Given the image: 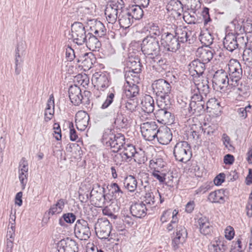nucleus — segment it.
Here are the masks:
<instances>
[{"instance_id":"52","label":"nucleus","mask_w":252,"mask_h":252,"mask_svg":"<svg viewBox=\"0 0 252 252\" xmlns=\"http://www.w3.org/2000/svg\"><path fill=\"white\" fill-rule=\"evenodd\" d=\"M152 175L160 183L163 182L165 180V174L162 173V170L151 171Z\"/></svg>"},{"instance_id":"28","label":"nucleus","mask_w":252,"mask_h":252,"mask_svg":"<svg viewBox=\"0 0 252 252\" xmlns=\"http://www.w3.org/2000/svg\"><path fill=\"white\" fill-rule=\"evenodd\" d=\"M206 110L207 112L213 116H218L220 114L221 107L220 102L216 98H211L207 102Z\"/></svg>"},{"instance_id":"14","label":"nucleus","mask_w":252,"mask_h":252,"mask_svg":"<svg viewBox=\"0 0 252 252\" xmlns=\"http://www.w3.org/2000/svg\"><path fill=\"white\" fill-rule=\"evenodd\" d=\"M85 27L80 22H74L71 26V35L75 42L82 45L85 42L86 35Z\"/></svg>"},{"instance_id":"10","label":"nucleus","mask_w":252,"mask_h":252,"mask_svg":"<svg viewBox=\"0 0 252 252\" xmlns=\"http://www.w3.org/2000/svg\"><path fill=\"white\" fill-rule=\"evenodd\" d=\"M161 43L168 50L172 52H175L180 47V43L172 29L162 34Z\"/></svg>"},{"instance_id":"21","label":"nucleus","mask_w":252,"mask_h":252,"mask_svg":"<svg viewBox=\"0 0 252 252\" xmlns=\"http://www.w3.org/2000/svg\"><path fill=\"white\" fill-rule=\"evenodd\" d=\"M156 137L160 144L167 145L172 139V133L169 128L162 126L158 129Z\"/></svg>"},{"instance_id":"53","label":"nucleus","mask_w":252,"mask_h":252,"mask_svg":"<svg viewBox=\"0 0 252 252\" xmlns=\"http://www.w3.org/2000/svg\"><path fill=\"white\" fill-rule=\"evenodd\" d=\"M200 40L202 43L206 46H208L212 42L211 35L208 33L201 34L200 36Z\"/></svg>"},{"instance_id":"23","label":"nucleus","mask_w":252,"mask_h":252,"mask_svg":"<svg viewBox=\"0 0 252 252\" xmlns=\"http://www.w3.org/2000/svg\"><path fill=\"white\" fill-rule=\"evenodd\" d=\"M155 117L160 123L164 125H169L173 122V116L166 109H159L154 113Z\"/></svg>"},{"instance_id":"43","label":"nucleus","mask_w":252,"mask_h":252,"mask_svg":"<svg viewBox=\"0 0 252 252\" xmlns=\"http://www.w3.org/2000/svg\"><path fill=\"white\" fill-rule=\"evenodd\" d=\"M178 1L183 6L193 10H195L200 7L199 0H178Z\"/></svg>"},{"instance_id":"30","label":"nucleus","mask_w":252,"mask_h":252,"mask_svg":"<svg viewBox=\"0 0 252 252\" xmlns=\"http://www.w3.org/2000/svg\"><path fill=\"white\" fill-rule=\"evenodd\" d=\"M225 191L223 189L216 190L210 192L208 200L215 203H223L225 202Z\"/></svg>"},{"instance_id":"5","label":"nucleus","mask_w":252,"mask_h":252,"mask_svg":"<svg viewBox=\"0 0 252 252\" xmlns=\"http://www.w3.org/2000/svg\"><path fill=\"white\" fill-rule=\"evenodd\" d=\"M173 154L176 160L186 163L192 157L190 146L186 141H180L175 145Z\"/></svg>"},{"instance_id":"31","label":"nucleus","mask_w":252,"mask_h":252,"mask_svg":"<svg viewBox=\"0 0 252 252\" xmlns=\"http://www.w3.org/2000/svg\"><path fill=\"white\" fill-rule=\"evenodd\" d=\"M197 60H200L205 64L208 63L212 59L213 54L212 52L209 49L201 47L199 48L196 51Z\"/></svg>"},{"instance_id":"48","label":"nucleus","mask_w":252,"mask_h":252,"mask_svg":"<svg viewBox=\"0 0 252 252\" xmlns=\"http://www.w3.org/2000/svg\"><path fill=\"white\" fill-rule=\"evenodd\" d=\"M75 80L78 85L82 86L83 87L88 86L90 80L88 75L86 74H79L75 76Z\"/></svg>"},{"instance_id":"13","label":"nucleus","mask_w":252,"mask_h":252,"mask_svg":"<svg viewBox=\"0 0 252 252\" xmlns=\"http://www.w3.org/2000/svg\"><path fill=\"white\" fill-rule=\"evenodd\" d=\"M152 87L156 94L162 98H165L169 96L171 91L170 84L162 79L155 81L152 85Z\"/></svg>"},{"instance_id":"50","label":"nucleus","mask_w":252,"mask_h":252,"mask_svg":"<svg viewBox=\"0 0 252 252\" xmlns=\"http://www.w3.org/2000/svg\"><path fill=\"white\" fill-rule=\"evenodd\" d=\"M128 100L126 103V109L131 112H133L136 110L137 107V101L135 98H127Z\"/></svg>"},{"instance_id":"60","label":"nucleus","mask_w":252,"mask_h":252,"mask_svg":"<svg viewBox=\"0 0 252 252\" xmlns=\"http://www.w3.org/2000/svg\"><path fill=\"white\" fill-rule=\"evenodd\" d=\"M54 109H45L44 112V120L46 122L50 121L54 116Z\"/></svg>"},{"instance_id":"44","label":"nucleus","mask_w":252,"mask_h":252,"mask_svg":"<svg viewBox=\"0 0 252 252\" xmlns=\"http://www.w3.org/2000/svg\"><path fill=\"white\" fill-rule=\"evenodd\" d=\"M194 83L199 93L208 89L206 81H204L203 77L200 76H194Z\"/></svg>"},{"instance_id":"62","label":"nucleus","mask_w":252,"mask_h":252,"mask_svg":"<svg viewBox=\"0 0 252 252\" xmlns=\"http://www.w3.org/2000/svg\"><path fill=\"white\" fill-rule=\"evenodd\" d=\"M248 108H252L251 105H249L248 106L245 107V108L242 107L238 109V112L240 117L245 119L247 117V113L249 112V110H248Z\"/></svg>"},{"instance_id":"35","label":"nucleus","mask_w":252,"mask_h":252,"mask_svg":"<svg viewBox=\"0 0 252 252\" xmlns=\"http://www.w3.org/2000/svg\"><path fill=\"white\" fill-rule=\"evenodd\" d=\"M124 187L130 192H134L137 188V181L132 175L127 176L124 179Z\"/></svg>"},{"instance_id":"59","label":"nucleus","mask_w":252,"mask_h":252,"mask_svg":"<svg viewBox=\"0 0 252 252\" xmlns=\"http://www.w3.org/2000/svg\"><path fill=\"white\" fill-rule=\"evenodd\" d=\"M225 175L223 173H220L218 175L214 180V183L215 185L220 186L224 182Z\"/></svg>"},{"instance_id":"49","label":"nucleus","mask_w":252,"mask_h":252,"mask_svg":"<svg viewBox=\"0 0 252 252\" xmlns=\"http://www.w3.org/2000/svg\"><path fill=\"white\" fill-rule=\"evenodd\" d=\"M155 116L153 112L143 111L139 116L140 120L143 123L148 121H153L154 120Z\"/></svg>"},{"instance_id":"18","label":"nucleus","mask_w":252,"mask_h":252,"mask_svg":"<svg viewBox=\"0 0 252 252\" xmlns=\"http://www.w3.org/2000/svg\"><path fill=\"white\" fill-rule=\"evenodd\" d=\"M92 80L94 87L102 91H104L109 85L108 78L104 73L95 72L93 74Z\"/></svg>"},{"instance_id":"26","label":"nucleus","mask_w":252,"mask_h":252,"mask_svg":"<svg viewBox=\"0 0 252 252\" xmlns=\"http://www.w3.org/2000/svg\"><path fill=\"white\" fill-rule=\"evenodd\" d=\"M205 64L200 60H195L189 64V71L192 76L202 75L205 69Z\"/></svg>"},{"instance_id":"20","label":"nucleus","mask_w":252,"mask_h":252,"mask_svg":"<svg viewBox=\"0 0 252 252\" xmlns=\"http://www.w3.org/2000/svg\"><path fill=\"white\" fill-rule=\"evenodd\" d=\"M28 163L25 158H23L19 166V179L20 180L22 189H24L28 182Z\"/></svg>"},{"instance_id":"12","label":"nucleus","mask_w":252,"mask_h":252,"mask_svg":"<svg viewBox=\"0 0 252 252\" xmlns=\"http://www.w3.org/2000/svg\"><path fill=\"white\" fill-rule=\"evenodd\" d=\"M158 126L155 121H148L141 124L140 129L142 136L148 141L154 140L157 134Z\"/></svg>"},{"instance_id":"7","label":"nucleus","mask_w":252,"mask_h":252,"mask_svg":"<svg viewBox=\"0 0 252 252\" xmlns=\"http://www.w3.org/2000/svg\"><path fill=\"white\" fill-rule=\"evenodd\" d=\"M178 213V210L177 209L172 210L170 209L165 210L162 212L160 218L161 224L168 222L171 219L170 222L166 226V230L168 232L172 231L177 226L179 222V219L177 217Z\"/></svg>"},{"instance_id":"55","label":"nucleus","mask_w":252,"mask_h":252,"mask_svg":"<svg viewBox=\"0 0 252 252\" xmlns=\"http://www.w3.org/2000/svg\"><path fill=\"white\" fill-rule=\"evenodd\" d=\"M196 102H200V103H204L203 101L202 100V96L200 94H193V95L191 98V101L190 102V106H191L192 107H195V103Z\"/></svg>"},{"instance_id":"32","label":"nucleus","mask_w":252,"mask_h":252,"mask_svg":"<svg viewBox=\"0 0 252 252\" xmlns=\"http://www.w3.org/2000/svg\"><path fill=\"white\" fill-rule=\"evenodd\" d=\"M135 72L132 71L127 70L125 73L126 83L137 84L140 81V68L139 66L136 69H134Z\"/></svg>"},{"instance_id":"39","label":"nucleus","mask_w":252,"mask_h":252,"mask_svg":"<svg viewBox=\"0 0 252 252\" xmlns=\"http://www.w3.org/2000/svg\"><path fill=\"white\" fill-rule=\"evenodd\" d=\"M210 252H224L225 246L221 243L219 237H216L209 247Z\"/></svg>"},{"instance_id":"6","label":"nucleus","mask_w":252,"mask_h":252,"mask_svg":"<svg viewBox=\"0 0 252 252\" xmlns=\"http://www.w3.org/2000/svg\"><path fill=\"white\" fill-rule=\"evenodd\" d=\"M140 189L141 191L145 192L143 201L147 205L155 207L158 204H162L164 201L158 190L153 192L149 186H145Z\"/></svg>"},{"instance_id":"38","label":"nucleus","mask_w":252,"mask_h":252,"mask_svg":"<svg viewBox=\"0 0 252 252\" xmlns=\"http://www.w3.org/2000/svg\"><path fill=\"white\" fill-rule=\"evenodd\" d=\"M236 32H239L240 33H251L252 32V20L247 19L242 21L241 26L238 25L235 27Z\"/></svg>"},{"instance_id":"46","label":"nucleus","mask_w":252,"mask_h":252,"mask_svg":"<svg viewBox=\"0 0 252 252\" xmlns=\"http://www.w3.org/2000/svg\"><path fill=\"white\" fill-rule=\"evenodd\" d=\"M92 54L91 53H85L82 59L81 66L84 70H88L92 68L93 63L91 57Z\"/></svg>"},{"instance_id":"1","label":"nucleus","mask_w":252,"mask_h":252,"mask_svg":"<svg viewBox=\"0 0 252 252\" xmlns=\"http://www.w3.org/2000/svg\"><path fill=\"white\" fill-rule=\"evenodd\" d=\"M102 141L109 146L113 152H118L125 144V137L123 134H114L113 130L107 128L103 132Z\"/></svg>"},{"instance_id":"16","label":"nucleus","mask_w":252,"mask_h":252,"mask_svg":"<svg viewBox=\"0 0 252 252\" xmlns=\"http://www.w3.org/2000/svg\"><path fill=\"white\" fill-rule=\"evenodd\" d=\"M175 228L176 230L172 238V245L175 249H177L180 244H183L186 241L188 232L184 226L178 225V224Z\"/></svg>"},{"instance_id":"17","label":"nucleus","mask_w":252,"mask_h":252,"mask_svg":"<svg viewBox=\"0 0 252 252\" xmlns=\"http://www.w3.org/2000/svg\"><path fill=\"white\" fill-rule=\"evenodd\" d=\"M243 42L240 41L238 43L237 40V36L235 33H228L226 35L223 40L224 46L229 51H233L239 46L242 47L246 45V42L242 38Z\"/></svg>"},{"instance_id":"45","label":"nucleus","mask_w":252,"mask_h":252,"mask_svg":"<svg viewBox=\"0 0 252 252\" xmlns=\"http://www.w3.org/2000/svg\"><path fill=\"white\" fill-rule=\"evenodd\" d=\"M127 13H130L132 19L135 20L141 19L143 15L142 9L138 5L132 6L130 8V11L127 12Z\"/></svg>"},{"instance_id":"51","label":"nucleus","mask_w":252,"mask_h":252,"mask_svg":"<svg viewBox=\"0 0 252 252\" xmlns=\"http://www.w3.org/2000/svg\"><path fill=\"white\" fill-rule=\"evenodd\" d=\"M224 233L225 239L230 241L233 239L235 232L232 226L228 225L225 228Z\"/></svg>"},{"instance_id":"37","label":"nucleus","mask_w":252,"mask_h":252,"mask_svg":"<svg viewBox=\"0 0 252 252\" xmlns=\"http://www.w3.org/2000/svg\"><path fill=\"white\" fill-rule=\"evenodd\" d=\"M91 31L95 34V36L102 37L106 34V29L104 25L100 21H96L91 27Z\"/></svg>"},{"instance_id":"36","label":"nucleus","mask_w":252,"mask_h":252,"mask_svg":"<svg viewBox=\"0 0 252 252\" xmlns=\"http://www.w3.org/2000/svg\"><path fill=\"white\" fill-rule=\"evenodd\" d=\"M119 19L120 27L123 29L129 28L133 22V19L130 16V14L127 12H122L120 14Z\"/></svg>"},{"instance_id":"24","label":"nucleus","mask_w":252,"mask_h":252,"mask_svg":"<svg viewBox=\"0 0 252 252\" xmlns=\"http://www.w3.org/2000/svg\"><path fill=\"white\" fill-rule=\"evenodd\" d=\"M68 94L71 102L75 105H78L82 103L83 96L81 89L77 85L70 86Z\"/></svg>"},{"instance_id":"2","label":"nucleus","mask_w":252,"mask_h":252,"mask_svg":"<svg viewBox=\"0 0 252 252\" xmlns=\"http://www.w3.org/2000/svg\"><path fill=\"white\" fill-rule=\"evenodd\" d=\"M121 150L122 151L116 154L114 157V160L117 164L121 165L125 162L129 161L132 158H134L135 161L141 163V161L137 159L139 154L133 145L125 144Z\"/></svg>"},{"instance_id":"40","label":"nucleus","mask_w":252,"mask_h":252,"mask_svg":"<svg viewBox=\"0 0 252 252\" xmlns=\"http://www.w3.org/2000/svg\"><path fill=\"white\" fill-rule=\"evenodd\" d=\"M64 207V201L63 199L58 200L56 204L52 205L48 211L49 215H54L62 212Z\"/></svg>"},{"instance_id":"61","label":"nucleus","mask_w":252,"mask_h":252,"mask_svg":"<svg viewBox=\"0 0 252 252\" xmlns=\"http://www.w3.org/2000/svg\"><path fill=\"white\" fill-rule=\"evenodd\" d=\"M64 221L67 223H72L76 219L75 216L72 213L65 214L63 216Z\"/></svg>"},{"instance_id":"27","label":"nucleus","mask_w":252,"mask_h":252,"mask_svg":"<svg viewBox=\"0 0 252 252\" xmlns=\"http://www.w3.org/2000/svg\"><path fill=\"white\" fill-rule=\"evenodd\" d=\"M139 93L137 84L125 83L124 87V97L126 98H136Z\"/></svg>"},{"instance_id":"15","label":"nucleus","mask_w":252,"mask_h":252,"mask_svg":"<svg viewBox=\"0 0 252 252\" xmlns=\"http://www.w3.org/2000/svg\"><path fill=\"white\" fill-rule=\"evenodd\" d=\"M74 233L80 240H87L91 235V231L88 223L83 220H78L74 227Z\"/></svg>"},{"instance_id":"58","label":"nucleus","mask_w":252,"mask_h":252,"mask_svg":"<svg viewBox=\"0 0 252 252\" xmlns=\"http://www.w3.org/2000/svg\"><path fill=\"white\" fill-rule=\"evenodd\" d=\"M202 16L204 20V25H206L211 21L209 15V9L207 7H204L202 12Z\"/></svg>"},{"instance_id":"56","label":"nucleus","mask_w":252,"mask_h":252,"mask_svg":"<svg viewBox=\"0 0 252 252\" xmlns=\"http://www.w3.org/2000/svg\"><path fill=\"white\" fill-rule=\"evenodd\" d=\"M75 53L73 49L70 47L66 48L65 57L67 61H72L75 58Z\"/></svg>"},{"instance_id":"3","label":"nucleus","mask_w":252,"mask_h":252,"mask_svg":"<svg viewBox=\"0 0 252 252\" xmlns=\"http://www.w3.org/2000/svg\"><path fill=\"white\" fill-rule=\"evenodd\" d=\"M227 65L230 76V80L228 81V85L232 88H236L242 76L241 65L237 60L232 59L229 60Z\"/></svg>"},{"instance_id":"11","label":"nucleus","mask_w":252,"mask_h":252,"mask_svg":"<svg viewBox=\"0 0 252 252\" xmlns=\"http://www.w3.org/2000/svg\"><path fill=\"white\" fill-rule=\"evenodd\" d=\"M94 228L96 235L99 239H107L111 233L112 225L107 219L100 218L98 219Z\"/></svg>"},{"instance_id":"22","label":"nucleus","mask_w":252,"mask_h":252,"mask_svg":"<svg viewBox=\"0 0 252 252\" xmlns=\"http://www.w3.org/2000/svg\"><path fill=\"white\" fill-rule=\"evenodd\" d=\"M90 117L84 111H79L75 115V125L78 130H85L89 125Z\"/></svg>"},{"instance_id":"19","label":"nucleus","mask_w":252,"mask_h":252,"mask_svg":"<svg viewBox=\"0 0 252 252\" xmlns=\"http://www.w3.org/2000/svg\"><path fill=\"white\" fill-rule=\"evenodd\" d=\"M199 231L203 235H210L213 232V225L209 219L205 216L199 218L197 220Z\"/></svg>"},{"instance_id":"33","label":"nucleus","mask_w":252,"mask_h":252,"mask_svg":"<svg viewBox=\"0 0 252 252\" xmlns=\"http://www.w3.org/2000/svg\"><path fill=\"white\" fill-rule=\"evenodd\" d=\"M141 109L143 111L154 112L155 109V103L153 98L149 95L144 96L141 102Z\"/></svg>"},{"instance_id":"41","label":"nucleus","mask_w":252,"mask_h":252,"mask_svg":"<svg viewBox=\"0 0 252 252\" xmlns=\"http://www.w3.org/2000/svg\"><path fill=\"white\" fill-rule=\"evenodd\" d=\"M245 46L247 47L243 52V60L247 65L251 66L252 65V42Z\"/></svg>"},{"instance_id":"34","label":"nucleus","mask_w":252,"mask_h":252,"mask_svg":"<svg viewBox=\"0 0 252 252\" xmlns=\"http://www.w3.org/2000/svg\"><path fill=\"white\" fill-rule=\"evenodd\" d=\"M173 30L177 39L180 43H184L188 40V36L185 28H177L176 25L170 26Z\"/></svg>"},{"instance_id":"54","label":"nucleus","mask_w":252,"mask_h":252,"mask_svg":"<svg viewBox=\"0 0 252 252\" xmlns=\"http://www.w3.org/2000/svg\"><path fill=\"white\" fill-rule=\"evenodd\" d=\"M69 128L70 140L72 141H75L77 140V139L78 138V135L74 127L73 124L72 123H71L69 124Z\"/></svg>"},{"instance_id":"64","label":"nucleus","mask_w":252,"mask_h":252,"mask_svg":"<svg viewBox=\"0 0 252 252\" xmlns=\"http://www.w3.org/2000/svg\"><path fill=\"white\" fill-rule=\"evenodd\" d=\"M235 160L234 157L230 154H227L223 158V162L225 164L231 165Z\"/></svg>"},{"instance_id":"8","label":"nucleus","mask_w":252,"mask_h":252,"mask_svg":"<svg viewBox=\"0 0 252 252\" xmlns=\"http://www.w3.org/2000/svg\"><path fill=\"white\" fill-rule=\"evenodd\" d=\"M159 46L157 38L147 36L141 44V50L143 53L147 56H152L157 55L159 52Z\"/></svg>"},{"instance_id":"57","label":"nucleus","mask_w":252,"mask_h":252,"mask_svg":"<svg viewBox=\"0 0 252 252\" xmlns=\"http://www.w3.org/2000/svg\"><path fill=\"white\" fill-rule=\"evenodd\" d=\"M114 94L113 93L109 94L104 102L102 104L101 106V108L105 109L107 108L113 102V99L114 98Z\"/></svg>"},{"instance_id":"9","label":"nucleus","mask_w":252,"mask_h":252,"mask_svg":"<svg viewBox=\"0 0 252 252\" xmlns=\"http://www.w3.org/2000/svg\"><path fill=\"white\" fill-rule=\"evenodd\" d=\"M123 0H114L108 4L105 10V15L109 23L114 24L117 19L118 10L123 8Z\"/></svg>"},{"instance_id":"4","label":"nucleus","mask_w":252,"mask_h":252,"mask_svg":"<svg viewBox=\"0 0 252 252\" xmlns=\"http://www.w3.org/2000/svg\"><path fill=\"white\" fill-rule=\"evenodd\" d=\"M227 74L224 70L221 69L216 71L213 78V84L215 89L220 92L229 93L235 88L229 87L228 85Z\"/></svg>"},{"instance_id":"25","label":"nucleus","mask_w":252,"mask_h":252,"mask_svg":"<svg viewBox=\"0 0 252 252\" xmlns=\"http://www.w3.org/2000/svg\"><path fill=\"white\" fill-rule=\"evenodd\" d=\"M130 211L133 217L141 219L147 215L148 209L145 204L143 202H140L132 204Z\"/></svg>"},{"instance_id":"42","label":"nucleus","mask_w":252,"mask_h":252,"mask_svg":"<svg viewBox=\"0 0 252 252\" xmlns=\"http://www.w3.org/2000/svg\"><path fill=\"white\" fill-rule=\"evenodd\" d=\"M165 165V162L162 158H153L150 161L149 168L151 171L162 170Z\"/></svg>"},{"instance_id":"29","label":"nucleus","mask_w":252,"mask_h":252,"mask_svg":"<svg viewBox=\"0 0 252 252\" xmlns=\"http://www.w3.org/2000/svg\"><path fill=\"white\" fill-rule=\"evenodd\" d=\"M87 47L92 51H99L101 47V43L99 40L92 33H88L85 39Z\"/></svg>"},{"instance_id":"63","label":"nucleus","mask_w":252,"mask_h":252,"mask_svg":"<svg viewBox=\"0 0 252 252\" xmlns=\"http://www.w3.org/2000/svg\"><path fill=\"white\" fill-rule=\"evenodd\" d=\"M204 103L196 102L195 103V107L190 106V107L193 113H199L204 109Z\"/></svg>"},{"instance_id":"47","label":"nucleus","mask_w":252,"mask_h":252,"mask_svg":"<svg viewBox=\"0 0 252 252\" xmlns=\"http://www.w3.org/2000/svg\"><path fill=\"white\" fill-rule=\"evenodd\" d=\"M147 28V31H149V35L148 36L157 38V37L160 34L159 28L156 24L149 23Z\"/></svg>"}]
</instances>
